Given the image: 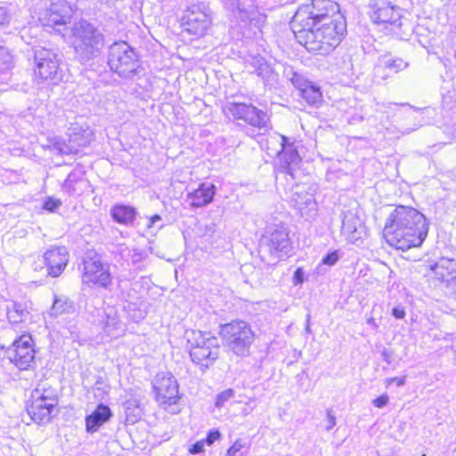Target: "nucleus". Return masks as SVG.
<instances>
[{"instance_id":"f257e3e1","label":"nucleus","mask_w":456,"mask_h":456,"mask_svg":"<svg viewBox=\"0 0 456 456\" xmlns=\"http://www.w3.org/2000/svg\"><path fill=\"white\" fill-rule=\"evenodd\" d=\"M428 232V223L417 209L397 206L388 215L383 234L389 245L403 251L422 245Z\"/></svg>"},{"instance_id":"f03ea898","label":"nucleus","mask_w":456,"mask_h":456,"mask_svg":"<svg viewBox=\"0 0 456 456\" xmlns=\"http://www.w3.org/2000/svg\"><path fill=\"white\" fill-rule=\"evenodd\" d=\"M104 35L94 23L81 19L71 28V44L81 62L98 57L104 46Z\"/></svg>"},{"instance_id":"7ed1b4c3","label":"nucleus","mask_w":456,"mask_h":456,"mask_svg":"<svg viewBox=\"0 0 456 456\" xmlns=\"http://www.w3.org/2000/svg\"><path fill=\"white\" fill-rule=\"evenodd\" d=\"M185 337L191 361L205 372L219 357V339L200 330H189Z\"/></svg>"},{"instance_id":"20e7f679","label":"nucleus","mask_w":456,"mask_h":456,"mask_svg":"<svg viewBox=\"0 0 456 456\" xmlns=\"http://www.w3.org/2000/svg\"><path fill=\"white\" fill-rule=\"evenodd\" d=\"M339 12L338 4L332 0H312L311 4L303 5L295 13L291 26L301 24L308 28L316 27L322 21L332 20Z\"/></svg>"},{"instance_id":"39448f33","label":"nucleus","mask_w":456,"mask_h":456,"mask_svg":"<svg viewBox=\"0 0 456 456\" xmlns=\"http://www.w3.org/2000/svg\"><path fill=\"white\" fill-rule=\"evenodd\" d=\"M220 335L227 347L238 356H246L254 342L250 325L243 321H232L220 328Z\"/></svg>"},{"instance_id":"423d86ee","label":"nucleus","mask_w":456,"mask_h":456,"mask_svg":"<svg viewBox=\"0 0 456 456\" xmlns=\"http://www.w3.org/2000/svg\"><path fill=\"white\" fill-rule=\"evenodd\" d=\"M108 65L119 77L128 78L136 73L139 57L126 42H115L109 48Z\"/></svg>"},{"instance_id":"0eeeda50","label":"nucleus","mask_w":456,"mask_h":456,"mask_svg":"<svg viewBox=\"0 0 456 456\" xmlns=\"http://www.w3.org/2000/svg\"><path fill=\"white\" fill-rule=\"evenodd\" d=\"M287 137L279 134L270 135L266 141L267 150L270 155H277L280 158V163L277 171L280 174H285L295 178V173L301 162V158L297 151L292 144H286Z\"/></svg>"},{"instance_id":"6e6552de","label":"nucleus","mask_w":456,"mask_h":456,"mask_svg":"<svg viewBox=\"0 0 456 456\" xmlns=\"http://www.w3.org/2000/svg\"><path fill=\"white\" fill-rule=\"evenodd\" d=\"M57 403L58 399L53 389L37 387L31 393V403L27 406V411L34 422H48Z\"/></svg>"},{"instance_id":"1a4fd4ad","label":"nucleus","mask_w":456,"mask_h":456,"mask_svg":"<svg viewBox=\"0 0 456 456\" xmlns=\"http://www.w3.org/2000/svg\"><path fill=\"white\" fill-rule=\"evenodd\" d=\"M210 24L211 11L203 2L191 4L182 16L183 30L196 37L204 36Z\"/></svg>"},{"instance_id":"9d476101","label":"nucleus","mask_w":456,"mask_h":456,"mask_svg":"<svg viewBox=\"0 0 456 456\" xmlns=\"http://www.w3.org/2000/svg\"><path fill=\"white\" fill-rule=\"evenodd\" d=\"M34 342L30 335H22L5 349L4 355L20 370L35 365Z\"/></svg>"},{"instance_id":"9b49d317","label":"nucleus","mask_w":456,"mask_h":456,"mask_svg":"<svg viewBox=\"0 0 456 456\" xmlns=\"http://www.w3.org/2000/svg\"><path fill=\"white\" fill-rule=\"evenodd\" d=\"M288 228L283 224L267 227L259 240V252L279 256V253H287L290 248Z\"/></svg>"},{"instance_id":"f8f14e48","label":"nucleus","mask_w":456,"mask_h":456,"mask_svg":"<svg viewBox=\"0 0 456 456\" xmlns=\"http://www.w3.org/2000/svg\"><path fill=\"white\" fill-rule=\"evenodd\" d=\"M34 59L36 62L35 72L39 78L53 84H57L61 80L60 60L55 53L45 48H40L35 51Z\"/></svg>"},{"instance_id":"ddd939ff","label":"nucleus","mask_w":456,"mask_h":456,"mask_svg":"<svg viewBox=\"0 0 456 456\" xmlns=\"http://www.w3.org/2000/svg\"><path fill=\"white\" fill-rule=\"evenodd\" d=\"M291 28L298 43L304 45L309 52L322 55L331 52L325 36L318 26L308 28L297 24V27L291 26Z\"/></svg>"},{"instance_id":"4468645a","label":"nucleus","mask_w":456,"mask_h":456,"mask_svg":"<svg viewBox=\"0 0 456 456\" xmlns=\"http://www.w3.org/2000/svg\"><path fill=\"white\" fill-rule=\"evenodd\" d=\"M82 283L89 287L98 286L107 289L111 284L109 265L102 263L99 256H94L84 260Z\"/></svg>"},{"instance_id":"2eb2a0df","label":"nucleus","mask_w":456,"mask_h":456,"mask_svg":"<svg viewBox=\"0 0 456 456\" xmlns=\"http://www.w3.org/2000/svg\"><path fill=\"white\" fill-rule=\"evenodd\" d=\"M228 112L236 119H241L258 129L267 128L268 114L252 104L231 102L226 106Z\"/></svg>"},{"instance_id":"dca6fc26","label":"nucleus","mask_w":456,"mask_h":456,"mask_svg":"<svg viewBox=\"0 0 456 456\" xmlns=\"http://www.w3.org/2000/svg\"><path fill=\"white\" fill-rule=\"evenodd\" d=\"M178 387L177 380L169 371L158 373L153 383L156 399L160 404H175L179 399Z\"/></svg>"},{"instance_id":"f3484780","label":"nucleus","mask_w":456,"mask_h":456,"mask_svg":"<svg viewBox=\"0 0 456 456\" xmlns=\"http://www.w3.org/2000/svg\"><path fill=\"white\" fill-rule=\"evenodd\" d=\"M72 10L64 0L52 2L39 14V20L44 27L56 28L64 26L71 18Z\"/></svg>"},{"instance_id":"a211bd4d","label":"nucleus","mask_w":456,"mask_h":456,"mask_svg":"<svg viewBox=\"0 0 456 456\" xmlns=\"http://www.w3.org/2000/svg\"><path fill=\"white\" fill-rule=\"evenodd\" d=\"M292 201L298 209L301 216L313 217L317 211V204L314 196V190L305 184H297L293 188Z\"/></svg>"},{"instance_id":"6ab92c4d","label":"nucleus","mask_w":456,"mask_h":456,"mask_svg":"<svg viewBox=\"0 0 456 456\" xmlns=\"http://www.w3.org/2000/svg\"><path fill=\"white\" fill-rule=\"evenodd\" d=\"M69 143L58 142L56 148L61 154H77L80 147H85L92 141V132L74 126L69 129Z\"/></svg>"},{"instance_id":"aec40b11","label":"nucleus","mask_w":456,"mask_h":456,"mask_svg":"<svg viewBox=\"0 0 456 456\" xmlns=\"http://www.w3.org/2000/svg\"><path fill=\"white\" fill-rule=\"evenodd\" d=\"M370 17L375 23H388L401 26V13L397 6L385 0H376L371 5Z\"/></svg>"},{"instance_id":"412c9836","label":"nucleus","mask_w":456,"mask_h":456,"mask_svg":"<svg viewBox=\"0 0 456 456\" xmlns=\"http://www.w3.org/2000/svg\"><path fill=\"white\" fill-rule=\"evenodd\" d=\"M43 258L47 274L52 277H58L66 268L69 255L65 247H54L45 252Z\"/></svg>"},{"instance_id":"4be33fe9","label":"nucleus","mask_w":456,"mask_h":456,"mask_svg":"<svg viewBox=\"0 0 456 456\" xmlns=\"http://www.w3.org/2000/svg\"><path fill=\"white\" fill-rule=\"evenodd\" d=\"M318 28L325 36L330 48L332 51L339 45L344 37L346 30V24L343 15L337 14V17L333 18L332 20H328L322 21L318 25Z\"/></svg>"},{"instance_id":"5701e85b","label":"nucleus","mask_w":456,"mask_h":456,"mask_svg":"<svg viewBox=\"0 0 456 456\" xmlns=\"http://www.w3.org/2000/svg\"><path fill=\"white\" fill-rule=\"evenodd\" d=\"M341 233L352 244H357L362 240L361 220L351 211L343 213Z\"/></svg>"},{"instance_id":"b1692460","label":"nucleus","mask_w":456,"mask_h":456,"mask_svg":"<svg viewBox=\"0 0 456 456\" xmlns=\"http://www.w3.org/2000/svg\"><path fill=\"white\" fill-rule=\"evenodd\" d=\"M216 187L213 183H202L198 189L187 194V200L193 208H202L213 201Z\"/></svg>"},{"instance_id":"393cba45","label":"nucleus","mask_w":456,"mask_h":456,"mask_svg":"<svg viewBox=\"0 0 456 456\" xmlns=\"http://www.w3.org/2000/svg\"><path fill=\"white\" fill-rule=\"evenodd\" d=\"M112 417V412L109 406L100 403L96 409L86 417V428L90 434H94Z\"/></svg>"},{"instance_id":"a878e982","label":"nucleus","mask_w":456,"mask_h":456,"mask_svg":"<svg viewBox=\"0 0 456 456\" xmlns=\"http://www.w3.org/2000/svg\"><path fill=\"white\" fill-rule=\"evenodd\" d=\"M431 271L437 281L449 283L456 279V262L453 259L442 257L431 265Z\"/></svg>"},{"instance_id":"bb28decb","label":"nucleus","mask_w":456,"mask_h":456,"mask_svg":"<svg viewBox=\"0 0 456 456\" xmlns=\"http://www.w3.org/2000/svg\"><path fill=\"white\" fill-rule=\"evenodd\" d=\"M250 65L254 68L253 73L256 74L265 85L273 86L278 79V74L274 72L273 69L265 58L257 55L253 56Z\"/></svg>"},{"instance_id":"cd10ccee","label":"nucleus","mask_w":456,"mask_h":456,"mask_svg":"<svg viewBox=\"0 0 456 456\" xmlns=\"http://www.w3.org/2000/svg\"><path fill=\"white\" fill-rule=\"evenodd\" d=\"M6 315L11 323L19 324L28 319L29 312L25 304L13 301L6 306Z\"/></svg>"},{"instance_id":"c85d7f7f","label":"nucleus","mask_w":456,"mask_h":456,"mask_svg":"<svg viewBox=\"0 0 456 456\" xmlns=\"http://www.w3.org/2000/svg\"><path fill=\"white\" fill-rule=\"evenodd\" d=\"M110 215L117 223L129 224L134 222L136 211L132 207L116 205L111 208Z\"/></svg>"},{"instance_id":"c756f323","label":"nucleus","mask_w":456,"mask_h":456,"mask_svg":"<svg viewBox=\"0 0 456 456\" xmlns=\"http://www.w3.org/2000/svg\"><path fill=\"white\" fill-rule=\"evenodd\" d=\"M380 66L387 70V75L396 74L408 67V62L398 57L384 55L379 59Z\"/></svg>"},{"instance_id":"7c9ffc66","label":"nucleus","mask_w":456,"mask_h":456,"mask_svg":"<svg viewBox=\"0 0 456 456\" xmlns=\"http://www.w3.org/2000/svg\"><path fill=\"white\" fill-rule=\"evenodd\" d=\"M300 96L312 106H317L322 101V94L320 87L310 82L305 87L299 92Z\"/></svg>"},{"instance_id":"2f4dec72","label":"nucleus","mask_w":456,"mask_h":456,"mask_svg":"<svg viewBox=\"0 0 456 456\" xmlns=\"http://www.w3.org/2000/svg\"><path fill=\"white\" fill-rule=\"evenodd\" d=\"M73 310V303L65 297H55L52 305L50 314L52 316H58Z\"/></svg>"},{"instance_id":"473e14b6","label":"nucleus","mask_w":456,"mask_h":456,"mask_svg":"<svg viewBox=\"0 0 456 456\" xmlns=\"http://www.w3.org/2000/svg\"><path fill=\"white\" fill-rule=\"evenodd\" d=\"M284 73L299 92L311 82L305 79L302 74L296 72L291 67L286 68Z\"/></svg>"},{"instance_id":"72a5a7b5","label":"nucleus","mask_w":456,"mask_h":456,"mask_svg":"<svg viewBox=\"0 0 456 456\" xmlns=\"http://www.w3.org/2000/svg\"><path fill=\"white\" fill-rule=\"evenodd\" d=\"M126 420L132 423L135 422L141 415V410L135 400H129L124 403Z\"/></svg>"},{"instance_id":"f704fd0d","label":"nucleus","mask_w":456,"mask_h":456,"mask_svg":"<svg viewBox=\"0 0 456 456\" xmlns=\"http://www.w3.org/2000/svg\"><path fill=\"white\" fill-rule=\"evenodd\" d=\"M234 396L232 389H226L216 395V406L221 408L224 403Z\"/></svg>"},{"instance_id":"c9c22d12","label":"nucleus","mask_w":456,"mask_h":456,"mask_svg":"<svg viewBox=\"0 0 456 456\" xmlns=\"http://www.w3.org/2000/svg\"><path fill=\"white\" fill-rule=\"evenodd\" d=\"M77 175L76 174L70 173L62 184V190L71 193L75 191V188L73 187V184L77 182Z\"/></svg>"},{"instance_id":"e433bc0d","label":"nucleus","mask_w":456,"mask_h":456,"mask_svg":"<svg viewBox=\"0 0 456 456\" xmlns=\"http://www.w3.org/2000/svg\"><path fill=\"white\" fill-rule=\"evenodd\" d=\"M61 205V202L60 200L49 197L45 200L43 208L50 212H54Z\"/></svg>"},{"instance_id":"4c0bfd02","label":"nucleus","mask_w":456,"mask_h":456,"mask_svg":"<svg viewBox=\"0 0 456 456\" xmlns=\"http://www.w3.org/2000/svg\"><path fill=\"white\" fill-rule=\"evenodd\" d=\"M246 443L242 439H237L234 444L228 449L226 456H238L237 453L244 448Z\"/></svg>"},{"instance_id":"58836bf2","label":"nucleus","mask_w":456,"mask_h":456,"mask_svg":"<svg viewBox=\"0 0 456 456\" xmlns=\"http://www.w3.org/2000/svg\"><path fill=\"white\" fill-rule=\"evenodd\" d=\"M221 438V433L217 429H211L207 437L203 440L208 445L213 444L216 441Z\"/></svg>"},{"instance_id":"ea45409f","label":"nucleus","mask_w":456,"mask_h":456,"mask_svg":"<svg viewBox=\"0 0 456 456\" xmlns=\"http://www.w3.org/2000/svg\"><path fill=\"white\" fill-rule=\"evenodd\" d=\"M339 259L338 251L328 253L322 260V264L327 265H334Z\"/></svg>"},{"instance_id":"a19ab883","label":"nucleus","mask_w":456,"mask_h":456,"mask_svg":"<svg viewBox=\"0 0 456 456\" xmlns=\"http://www.w3.org/2000/svg\"><path fill=\"white\" fill-rule=\"evenodd\" d=\"M305 281V272L302 267L296 269L293 274V284L295 286L302 284Z\"/></svg>"},{"instance_id":"79ce46f5","label":"nucleus","mask_w":456,"mask_h":456,"mask_svg":"<svg viewBox=\"0 0 456 456\" xmlns=\"http://www.w3.org/2000/svg\"><path fill=\"white\" fill-rule=\"evenodd\" d=\"M388 401H389L388 395H382L377 397L376 399H374L372 401V403L377 408H383L388 403Z\"/></svg>"},{"instance_id":"37998d69","label":"nucleus","mask_w":456,"mask_h":456,"mask_svg":"<svg viewBox=\"0 0 456 456\" xmlns=\"http://www.w3.org/2000/svg\"><path fill=\"white\" fill-rule=\"evenodd\" d=\"M204 444H205V443L203 440L198 441L191 446V448L189 449V452L191 454L200 453L204 451Z\"/></svg>"},{"instance_id":"c03bdc74","label":"nucleus","mask_w":456,"mask_h":456,"mask_svg":"<svg viewBox=\"0 0 456 456\" xmlns=\"http://www.w3.org/2000/svg\"><path fill=\"white\" fill-rule=\"evenodd\" d=\"M336 425V417L332 414V411L330 409L327 410V426L326 430H331Z\"/></svg>"},{"instance_id":"a18cd8bd","label":"nucleus","mask_w":456,"mask_h":456,"mask_svg":"<svg viewBox=\"0 0 456 456\" xmlns=\"http://www.w3.org/2000/svg\"><path fill=\"white\" fill-rule=\"evenodd\" d=\"M392 314L396 319H403L405 316V311L403 308L396 306L393 308Z\"/></svg>"},{"instance_id":"49530a36","label":"nucleus","mask_w":456,"mask_h":456,"mask_svg":"<svg viewBox=\"0 0 456 456\" xmlns=\"http://www.w3.org/2000/svg\"><path fill=\"white\" fill-rule=\"evenodd\" d=\"M393 382H395L397 386H403L404 385L405 379L404 378H390L387 379V385H391Z\"/></svg>"},{"instance_id":"de8ad7c7","label":"nucleus","mask_w":456,"mask_h":456,"mask_svg":"<svg viewBox=\"0 0 456 456\" xmlns=\"http://www.w3.org/2000/svg\"><path fill=\"white\" fill-rule=\"evenodd\" d=\"M8 21V15L6 9L4 7L0 6V25L4 24Z\"/></svg>"},{"instance_id":"09e8293b","label":"nucleus","mask_w":456,"mask_h":456,"mask_svg":"<svg viewBox=\"0 0 456 456\" xmlns=\"http://www.w3.org/2000/svg\"><path fill=\"white\" fill-rule=\"evenodd\" d=\"M161 220V216L159 215H154L149 218V222L147 224L148 228H151L157 222Z\"/></svg>"},{"instance_id":"8fccbe9b","label":"nucleus","mask_w":456,"mask_h":456,"mask_svg":"<svg viewBox=\"0 0 456 456\" xmlns=\"http://www.w3.org/2000/svg\"><path fill=\"white\" fill-rule=\"evenodd\" d=\"M216 232V224L214 223H210L205 226L204 235H212Z\"/></svg>"},{"instance_id":"3c124183","label":"nucleus","mask_w":456,"mask_h":456,"mask_svg":"<svg viewBox=\"0 0 456 456\" xmlns=\"http://www.w3.org/2000/svg\"><path fill=\"white\" fill-rule=\"evenodd\" d=\"M382 358L383 360L387 363V364H390L391 363V353L387 350L386 348L383 349L382 353Z\"/></svg>"},{"instance_id":"603ef678","label":"nucleus","mask_w":456,"mask_h":456,"mask_svg":"<svg viewBox=\"0 0 456 456\" xmlns=\"http://www.w3.org/2000/svg\"><path fill=\"white\" fill-rule=\"evenodd\" d=\"M4 65L3 67L4 69H10V67H11V57L9 55L6 56V60L4 61Z\"/></svg>"},{"instance_id":"864d4df0","label":"nucleus","mask_w":456,"mask_h":456,"mask_svg":"<svg viewBox=\"0 0 456 456\" xmlns=\"http://www.w3.org/2000/svg\"><path fill=\"white\" fill-rule=\"evenodd\" d=\"M368 323H369V324H373V325H375L374 319H373V318L369 319V320H368Z\"/></svg>"},{"instance_id":"5fc2aeb1","label":"nucleus","mask_w":456,"mask_h":456,"mask_svg":"<svg viewBox=\"0 0 456 456\" xmlns=\"http://www.w3.org/2000/svg\"><path fill=\"white\" fill-rule=\"evenodd\" d=\"M306 331H307V332H309V331H310L309 325H307V327H306Z\"/></svg>"},{"instance_id":"6e6d98bb","label":"nucleus","mask_w":456,"mask_h":456,"mask_svg":"<svg viewBox=\"0 0 456 456\" xmlns=\"http://www.w3.org/2000/svg\"><path fill=\"white\" fill-rule=\"evenodd\" d=\"M310 320V314H307V322Z\"/></svg>"},{"instance_id":"4d7b16f0","label":"nucleus","mask_w":456,"mask_h":456,"mask_svg":"<svg viewBox=\"0 0 456 456\" xmlns=\"http://www.w3.org/2000/svg\"><path fill=\"white\" fill-rule=\"evenodd\" d=\"M100 2H103L104 0H99Z\"/></svg>"}]
</instances>
